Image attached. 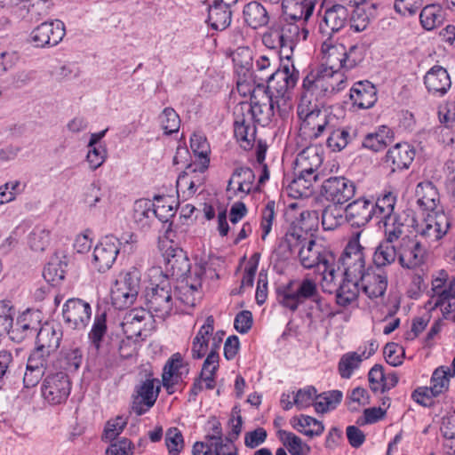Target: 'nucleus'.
<instances>
[{
	"instance_id": "f257e3e1",
	"label": "nucleus",
	"mask_w": 455,
	"mask_h": 455,
	"mask_svg": "<svg viewBox=\"0 0 455 455\" xmlns=\"http://www.w3.org/2000/svg\"><path fill=\"white\" fill-rule=\"evenodd\" d=\"M307 36V28H300L296 23L280 20L263 34L262 42L267 48L278 50L281 59L290 61L296 44L305 41Z\"/></svg>"
},
{
	"instance_id": "f03ea898",
	"label": "nucleus",
	"mask_w": 455,
	"mask_h": 455,
	"mask_svg": "<svg viewBox=\"0 0 455 455\" xmlns=\"http://www.w3.org/2000/svg\"><path fill=\"white\" fill-rule=\"evenodd\" d=\"M321 53V68L343 72L355 68L364 57L363 46L355 44L347 50L344 44L334 43L330 39L323 43Z\"/></svg>"
},
{
	"instance_id": "7ed1b4c3",
	"label": "nucleus",
	"mask_w": 455,
	"mask_h": 455,
	"mask_svg": "<svg viewBox=\"0 0 455 455\" xmlns=\"http://www.w3.org/2000/svg\"><path fill=\"white\" fill-rule=\"evenodd\" d=\"M361 235L362 231L352 235L339 258L343 275L350 280L360 281L373 267L366 260L365 248L360 243Z\"/></svg>"
},
{
	"instance_id": "20e7f679",
	"label": "nucleus",
	"mask_w": 455,
	"mask_h": 455,
	"mask_svg": "<svg viewBox=\"0 0 455 455\" xmlns=\"http://www.w3.org/2000/svg\"><path fill=\"white\" fill-rule=\"evenodd\" d=\"M347 76L343 71L319 68L311 71L302 82V89L314 91L316 97L331 96L347 86Z\"/></svg>"
},
{
	"instance_id": "39448f33",
	"label": "nucleus",
	"mask_w": 455,
	"mask_h": 455,
	"mask_svg": "<svg viewBox=\"0 0 455 455\" xmlns=\"http://www.w3.org/2000/svg\"><path fill=\"white\" fill-rule=\"evenodd\" d=\"M319 297L316 283L310 278L301 281L291 280L277 289L279 303L292 312L296 311L299 305L306 300L311 299L316 302Z\"/></svg>"
},
{
	"instance_id": "423d86ee",
	"label": "nucleus",
	"mask_w": 455,
	"mask_h": 455,
	"mask_svg": "<svg viewBox=\"0 0 455 455\" xmlns=\"http://www.w3.org/2000/svg\"><path fill=\"white\" fill-rule=\"evenodd\" d=\"M455 278H450L446 270L441 269L433 275L432 299L435 307H440L445 319L455 322L454 302L455 299Z\"/></svg>"
},
{
	"instance_id": "0eeeda50",
	"label": "nucleus",
	"mask_w": 455,
	"mask_h": 455,
	"mask_svg": "<svg viewBox=\"0 0 455 455\" xmlns=\"http://www.w3.org/2000/svg\"><path fill=\"white\" fill-rule=\"evenodd\" d=\"M422 218L413 226L416 237L422 243L431 246L442 239L451 227V221L444 212L422 213Z\"/></svg>"
},
{
	"instance_id": "6e6552de",
	"label": "nucleus",
	"mask_w": 455,
	"mask_h": 455,
	"mask_svg": "<svg viewBox=\"0 0 455 455\" xmlns=\"http://www.w3.org/2000/svg\"><path fill=\"white\" fill-rule=\"evenodd\" d=\"M239 107L255 124L262 126L269 124L275 115L273 96L261 88L254 91L250 103H242Z\"/></svg>"
},
{
	"instance_id": "1a4fd4ad",
	"label": "nucleus",
	"mask_w": 455,
	"mask_h": 455,
	"mask_svg": "<svg viewBox=\"0 0 455 455\" xmlns=\"http://www.w3.org/2000/svg\"><path fill=\"white\" fill-rule=\"evenodd\" d=\"M299 136L308 141L315 140L336 126V116L331 110L299 118Z\"/></svg>"
},
{
	"instance_id": "9d476101",
	"label": "nucleus",
	"mask_w": 455,
	"mask_h": 455,
	"mask_svg": "<svg viewBox=\"0 0 455 455\" xmlns=\"http://www.w3.org/2000/svg\"><path fill=\"white\" fill-rule=\"evenodd\" d=\"M71 381L68 373L59 371L48 374L43 380L41 394L44 400L51 405L64 403L71 392Z\"/></svg>"
},
{
	"instance_id": "9b49d317",
	"label": "nucleus",
	"mask_w": 455,
	"mask_h": 455,
	"mask_svg": "<svg viewBox=\"0 0 455 455\" xmlns=\"http://www.w3.org/2000/svg\"><path fill=\"white\" fill-rule=\"evenodd\" d=\"M148 313L164 319L172 309V285L166 275L146 295Z\"/></svg>"
},
{
	"instance_id": "f8f14e48",
	"label": "nucleus",
	"mask_w": 455,
	"mask_h": 455,
	"mask_svg": "<svg viewBox=\"0 0 455 455\" xmlns=\"http://www.w3.org/2000/svg\"><path fill=\"white\" fill-rule=\"evenodd\" d=\"M64 23L59 20L43 22L29 34L28 42L36 48H50L59 44L65 36Z\"/></svg>"
},
{
	"instance_id": "ddd939ff",
	"label": "nucleus",
	"mask_w": 455,
	"mask_h": 455,
	"mask_svg": "<svg viewBox=\"0 0 455 455\" xmlns=\"http://www.w3.org/2000/svg\"><path fill=\"white\" fill-rule=\"evenodd\" d=\"M355 189L352 180L343 176H336L323 182L321 194L326 201L342 205L354 197Z\"/></svg>"
},
{
	"instance_id": "4468645a",
	"label": "nucleus",
	"mask_w": 455,
	"mask_h": 455,
	"mask_svg": "<svg viewBox=\"0 0 455 455\" xmlns=\"http://www.w3.org/2000/svg\"><path fill=\"white\" fill-rule=\"evenodd\" d=\"M427 249L421 241L411 239L405 235L398 246V260L402 267L416 269L425 264Z\"/></svg>"
},
{
	"instance_id": "2eb2a0df",
	"label": "nucleus",
	"mask_w": 455,
	"mask_h": 455,
	"mask_svg": "<svg viewBox=\"0 0 455 455\" xmlns=\"http://www.w3.org/2000/svg\"><path fill=\"white\" fill-rule=\"evenodd\" d=\"M62 316L70 329L84 330L92 316L91 305L81 299H69L63 305Z\"/></svg>"
},
{
	"instance_id": "dca6fc26",
	"label": "nucleus",
	"mask_w": 455,
	"mask_h": 455,
	"mask_svg": "<svg viewBox=\"0 0 455 455\" xmlns=\"http://www.w3.org/2000/svg\"><path fill=\"white\" fill-rule=\"evenodd\" d=\"M160 392V382L156 379H147L135 387L132 409L136 415L148 412L156 403Z\"/></svg>"
},
{
	"instance_id": "f3484780",
	"label": "nucleus",
	"mask_w": 455,
	"mask_h": 455,
	"mask_svg": "<svg viewBox=\"0 0 455 455\" xmlns=\"http://www.w3.org/2000/svg\"><path fill=\"white\" fill-rule=\"evenodd\" d=\"M118 253L119 247L116 237L107 235L95 246L92 264L99 272H105L113 266Z\"/></svg>"
},
{
	"instance_id": "a211bd4d",
	"label": "nucleus",
	"mask_w": 455,
	"mask_h": 455,
	"mask_svg": "<svg viewBox=\"0 0 455 455\" xmlns=\"http://www.w3.org/2000/svg\"><path fill=\"white\" fill-rule=\"evenodd\" d=\"M298 257L304 268H315L316 271L323 263L327 264L331 258V251L326 249L321 243L308 239L298 252Z\"/></svg>"
},
{
	"instance_id": "6ab92c4d",
	"label": "nucleus",
	"mask_w": 455,
	"mask_h": 455,
	"mask_svg": "<svg viewBox=\"0 0 455 455\" xmlns=\"http://www.w3.org/2000/svg\"><path fill=\"white\" fill-rule=\"evenodd\" d=\"M234 134L240 144L241 148L244 150L251 149L256 139V124L251 119V116L242 111V108L237 106L234 112Z\"/></svg>"
},
{
	"instance_id": "aec40b11",
	"label": "nucleus",
	"mask_w": 455,
	"mask_h": 455,
	"mask_svg": "<svg viewBox=\"0 0 455 455\" xmlns=\"http://www.w3.org/2000/svg\"><path fill=\"white\" fill-rule=\"evenodd\" d=\"M138 292V281L133 280L130 274H126L124 279L116 281L111 289V299L116 307L122 308L132 305Z\"/></svg>"
},
{
	"instance_id": "412c9836",
	"label": "nucleus",
	"mask_w": 455,
	"mask_h": 455,
	"mask_svg": "<svg viewBox=\"0 0 455 455\" xmlns=\"http://www.w3.org/2000/svg\"><path fill=\"white\" fill-rule=\"evenodd\" d=\"M359 283L361 284L362 292L369 299L382 298L387 288V275L383 270L372 267L369 272H366Z\"/></svg>"
},
{
	"instance_id": "4be33fe9",
	"label": "nucleus",
	"mask_w": 455,
	"mask_h": 455,
	"mask_svg": "<svg viewBox=\"0 0 455 455\" xmlns=\"http://www.w3.org/2000/svg\"><path fill=\"white\" fill-rule=\"evenodd\" d=\"M345 212L347 222L354 227H363L373 218L372 201L365 197H360L348 204Z\"/></svg>"
},
{
	"instance_id": "5701e85b",
	"label": "nucleus",
	"mask_w": 455,
	"mask_h": 455,
	"mask_svg": "<svg viewBox=\"0 0 455 455\" xmlns=\"http://www.w3.org/2000/svg\"><path fill=\"white\" fill-rule=\"evenodd\" d=\"M415 197L417 204L423 213L443 212L442 210H438L440 196L432 182H419L416 186Z\"/></svg>"
},
{
	"instance_id": "b1692460",
	"label": "nucleus",
	"mask_w": 455,
	"mask_h": 455,
	"mask_svg": "<svg viewBox=\"0 0 455 455\" xmlns=\"http://www.w3.org/2000/svg\"><path fill=\"white\" fill-rule=\"evenodd\" d=\"M349 98L354 107L358 109H368L377 102V89L374 84L367 80L354 84L350 89Z\"/></svg>"
},
{
	"instance_id": "393cba45",
	"label": "nucleus",
	"mask_w": 455,
	"mask_h": 455,
	"mask_svg": "<svg viewBox=\"0 0 455 455\" xmlns=\"http://www.w3.org/2000/svg\"><path fill=\"white\" fill-rule=\"evenodd\" d=\"M415 156V150L407 142L396 143L389 148L385 156V163L393 172L409 168Z\"/></svg>"
},
{
	"instance_id": "a878e982",
	"label": "nucleus",
	"mask_w": 455,
	"mask_h": 455,
	"mask_svg": "<svg viewBox=\"0 0 455 455\" xmlns=\"http://www.w3.org/2000/svg\"><path fill=\"white\" fill-rule=\"evenodd\" d=\"M323 162L322 155L316 146H307L301 150L294 161V172L317 175L315 172Z\"/></svg>"
},
{
	"instance_id": "bb28decb",
	"label": "nucleus",
	"mask_w": 455,
	"mask_h": 455,
	"mask_svg": "<svg viewBox=\"0 0 455 455\" xmlns=\"http://www.w3.org/2000/svg\"><path fill=\"white\" fill-rule=\"evenodd\" d=\"M370 388L373 393H385L395 387L398 383L395 371H385L381 364H375L368 373Z\"/></svg>"
},
{
	"instance_id": "cd10ccee",
	"label": "nucleus",
	"mask_w": 455,
	"mask_h": 455,
	"mask_svg": "<svg viewBox=\"0 0 455 455\" xmlns=\"http://www.w3.org/2000/svg\"><path fill=\"white\" fill-rule=\"evenodd\" d=\"M348 10L342 4H334L324 12L320 29L323 33L331 35L342 29L347 23Z\"/></svg>"
},
{
	"instance_id": "c85d7f7f",
	"label": "nucleus",
	"mask_w": 455,
	"mask_h": 455,
	"mask_svg": "<svg viewBox=\"0 0 455 455\" xmlns=\"http://www.w3.org/2000/svg\"><path fill=\"white\" fill-rule=\"evenodd\" d=\"M424 84L429 92L440 96L447 92L451 86V77L445 68L434 66L424 76Z\"/></svg>"
},
{
	"instance_id": "c756f323",
	"label": "nucleus",
	"mask_w": 455,
	"mask_h": 455,
	"mask_svg": "<svg viewBox=\"0 0 455 455\" xmlns=\"http://www.w3.org/2000/svg\"><path fill=\"white\" fill-rule=\"evenodd\" d=\"M395 141L394 131L387 125H379L365 135L363 147L372 152H379Z\"/></svg>"
},
{
	"instance_id": "7c9ffc66",
	"label": "nucleus",
	"mask_w": 455,
	"mask_h": 455,
	"mask_svg": "<svg viewBox=\"0 0 455 455\" xmlns=\"http://www.w3.org/2000/svg\"><path fill=\"white\" fill-rule=\"evenodd\" d=\"M254 181L255 174L251 168L237 167L234 170L228 180L227 190L230 191L232 185H236L237 188L234 189V195L239 196L242 194L243 196H247L254 190Z\"/></svg>"
},
{
	"instance_id": "2f4dec72",
	"label": "nucleus",
	"mask_w": 455,
	"mask_h": 455,
	"mask_svg": "<svg viewBox=\"0 0 455 455\" xmlns=\"http://www.w3.org/2000/svg\"><path fill=\"white\" fill-rule=\"evenodd\" d=\"M166 271L174 277H181L189 271L188 259L180 248L170 247L164 254Z\"/></svg>"
},
{
	"instance_id": "473e14b6",
	"label": "nucleus",
	"mask_w": 455,
	"mask_h": 455,
	"mask_svg": "<svg viewBox=\"0 0 455 455\" xmlns=\"http://www.w3.org/2000/svg\"><path fill=\"white\" fill-rule=\"evenodd\" d=\"M61 338L62 330L59 324L45 323L37 331L36 346L54 353L60 347Z\"/></svg>"
},
{
	"instance_id": "72a5a7b5",
	"label": "nucleus",
	"mask_w": 455,
	"mask_h": 455,
	"mask_svg": "<svg viewBox=\"0 0 455 455\" xmlns=\"http://www.w3.org/2000/svg\"><path fill=\"white\" fill-rule=\"evenodd\" d=\"M213 331L214 318L212 315H209L193 339L191 355L194 359H201L206 355L209 347V336L212 334Z\"/></svg>"
},
{
	"instance_id": "f704fd0d",
	"label": "nucleus",
	"mask_w": 455,
	"mask_h": 455,
	"mask_svg": "<svg viewBox=\"0 0 455 455\" xmlns=\"http://www.w3.org/2000/svg\"><path fill=\"white\" fill-rule=\"evenodd\" d=\"M302 228H291L281 239L278 250L285 258L290 257L296 251L299 252L300 248L308 241L307 235L303 233Z\"/></svg>"
},
{
	"instance_id": "c9c22d12",
	"label": "nucleus",
	"mask_w": 455,
	"mask_h": 455,
	"mask_svg": "<svg viewBox=\"0 0 455 455\" xmlns=\"http://www.w3.org/2000/svg\"><path fill=\"white\" fill-rule=\"evenodd\" d=\"M398 259V248L395 243L382 240L375 248L372 255V262L376 269L382 268L394 264Z\"/></svg>"
},
{
	"instance_id": "e433bc0d",
	"label": "nucleus",
	"mask_w": 455,
	"mask_h": 455,
	"mask_svg": "<svg viewBox=\"0 0 455 455\" xmlns=\"http://www.w3.org/2000/svg\"><path fill=\"white\" fill-rule=\"evenodd\" d=\"M148 315V312L140 308H133L126 313L122 322L124 334L129 338L140 337Z\"/></svg>"
},
{
	"instance_id": "4c0bfd02",
	"label": "nucleus",
	"mask_w": 455,
	"mask_h": 455,
	"mask_svg": "<svg viewBox=\"0 0 455 455\" xmlns=\"http://www.w3.org/2000/svg\"><path fill=\"white\" fill-rule=\"evenodd\" d=\"M243 19L246 24L256 29L266 26L269 21L267 9L259 2H250L243 10Z\"/></svg>"
},
{
	"instance_id": "58836bf2",
	"label": "nucleus",
	"mask_w": 455,
	"mask_h": 455,
	"mask_svg": "<svg viewBox=\"0 0 455 455\" xmlns=\"http://www.w3.org/2000/svg\"><path fill=\"white\" fill-rule=\"evenodd\" d=\"M320 97H316L314 91L304 90L301 94L299 102L297 107V116L299 118L307 116L315 115L323 110H330L322 102L319 101Z\"/></svg>"
},
{
	"instance_id": "ea45409f",
	"label": "nucleus",
	"mask_w": 455,
	"mask_h": 455,
	"mask_svg": "<svg viewBox=\"0 0 455 455\" xmlns=\"http://www.w3.org/2000/svg\"><path fill=\"white\" fill-rule=\"evenodd\" d=\"M232 20V12L230 7L213 2L208 7L207 22L215 30H224L227 28Z\"/></svg>"
},
{
	"instance_id": "a19ab883",
	"label": "nucleus",
	"mask_w": 455,
	"mask_h": 455,
	"mask_svg": "<svg viewBox=\"0 0 455 455\" xmlns=\"http://www.w3.org/2000/svg\"><path fill=\"white\" fill-rule=\"evenodd\" d=\"M291 423L298 432L310 438L320 436L324 431V426L323 422L307 415L293 417L291 420Z\"/></svg>"
},
{
	"instance_id": "79ce46f5",
	"label": "nucleus",
	"mask_w": 455,
	"mask_h": 455,
	"mask_svg": "<svg viewBox=\"0 0 455 455\" xmlns=\"http://www.w3.org/2000/svg\"><path fill=\"white\" fill-rule=\"evenodd\" d=\"M154 204L149 200L140 199L135 202L132 219L140 229L149 228L155 217L153 212Z\"/></svg>"
},
{
	"instance_id": "37998d69",
	"label": "nucleus",
	"mask_w": 455,
	"mask_h": 455,
	"mask_svg": "<svg viewBox=\"0 0 455 455\" xmlns=\"http://www.w3.org/2000/svg\"><path fill=\"white\" fill-rule=\"evenodd\" d=\"M334 291L337 293L338 304L346 307L357 299L362 289L359 281L350 280L344 276L342 283L337 284V289Z\"/></svg>"
},
{
	"instance_id": "c03bdc74",
	"label": "nucleus",
	"mask_w": 455,
	"mask_h": 455,
	"mask_svg": "<svg viewBox=\"0 0 455 455\" xmlns=\"http://www.w3.org/2000/svg\"><path fill=\"white\" fill-rule=\"evenodd\" d=\"M396 204V196L393 192H385L379 196L375 202L372 201L373 218L382 221L389 216L396 215L395 206Z\"/></svg>"
},
{
	"instance_id": "a18cd8bd",
	"label": "nucleus",
	"mask_w": 455,
	"mask_h": 455,
	"mask_svg": "<svg viewBox=\"0 0 455 455\" xmlns=\"http://www.w3.org/2000/svg\"><path fill=\"white\" fill-rule=\"evenodd\" d=\"M451 367L453 370L452 373L449 367L440 366L434 371L431 376L429 387L438 396L449 389L450 379L455 374V357L451 362Z\"/></svg>"
},
{
	"instance_id": "49530a36",
	"label": "nucleus",
	"mask_w": 455,
	"mask_h": 455,
	"mask_svg": "<svg viewBox=\"0 0 455 455\" xmlns=\"http://www.w3.org/2000/svg\"><path fill=\"white\" fill-rule=\"evenodd\" d=\"M345 221L347 213L339 204H329L322 212V225L325 230H334Z\"/></svg>"
},
{
	"instance_id": "de8ad7c7",
	"label": "nucleus",
	"mask_w": 455,
	"mask_h": 455,
	"mask_svg": "<svg viewBox=\"0 0 455 455\" xmlns=\"http://www.w3.org/2000/svg\"><path fill=\"white\" fill-rule=\"evenodd\" d=\"M350 26L355 32L363 31L370 24L375 7L373 4L354 5Z\"/></svg>"
},
{
	"instance_id": "09e8293b",
	"label": "nucleus",
	"mask_w": 455,
	"mask_h": 455,
	"mask_svg": "<svg viewBox=\"0 0 455 455\" xmlns=\"http://www.w3.org/2000/svg\"><path fill=\"white\" fill-rule=\"evenodd\" d=\"M317 271L322 275L321 286L323 291L328 293L334 292L339 283V275L332 253L327 264L323 263Z\"/></svg>"
},
{
	"instance_id": "8fccbe9b",
	"label": "nucleus",
	"mask_w": 455,
	"mask_h": 455,
	"mask_svg": "<svg viewBox=\"0 0 455 455\" xmlns=\"http://www.w3.org/2000/svg\"><path fill=\"white\" fill-rule=\"evenodd\" d=\"M294 173V178L288 185L290 195L293 197L307 196L311 192L314 182L317 175Z\"/></svg>"
},
{
	"instance_id": "3c124183",
	"label": "nucleus",
	"mask_w": 455,
	"mask_h": 455,
	"mask_svg": "<svg viewBox=\"0 0 455 455\" xmlns=\"http://www.w3.org/2000/svg\"><path fill=\"white\" fill-rule=\"evenodd\" d=\"M219 354L215 350L210 351L207 355L200 373V379L205 388L213 389L215 387L216 371L219 368Z\"/></svg>"
},
{
	"instance_id": "603ef678",
	"label": "nucleus",
	"mask_w": 455,
	"mask_h": 455,
	"mask_svg": "<svg viewBox=\"0 0 455 455\" xmlns=\"http://www.w3.org/2000/svg\"><path fill=\"white\" fill-rule=\"evenodd\" d=\"M277 435L291 455H307L310 452V447L295 434L280 429Z\"/></svg>"
},
{
	"instance_id": "864d4df0",
	"label": "nucleus",
	"mask_w": 455,
	"mask_h": 455,
	"mask_svg": "<svg viewBox=\"0 0 455 455\" xmlns=\"http://www.w3.org/2000/svg\"><path fill=\"white\" fill-rule=\"evenodd\" d=\"M380 222L383 224L384 241L395 243L402 240L404 233V223L398 214L389 216Z\"/></svg>"
},
{
	"instance_id": "5fc2aeb1",
	"label": "nucleus",
	"mask_w": 455,
	"mask_h": 455,
	"mask_svg": "<svg viewBox=\"0 0 455 455\" xmlns=\"http://www.w3.org/2000/svg\"><path fill=\"white\" fill-rule=\"evenodd\" d=\"M343 394L339 390H331L316 395L314 407L316 412L325 413L334 410L340 403Z\"/></svg>"
},
{
	"instance_id": "6e6d98bb",
	"label": "nucleus",
	"mask_w": 455,
	"mask_h": 455,
	"mask_svg": "<svg viewBox=\"0 0 455 455\" xmlns=\"http://www.w3.org/2000/svg\"><path fill=\"white\" fill-rule=\"evenodd\" d=\"M83 361V354L80 348L74 347L61 352L58 359V367L67 372H75L78 370Z\"/></svg>"
},
{
	"instance_id": "4d7b16f0",
	"label": "nucleus",
	"mask_w": 455,
	"mask_h": 455,
	"mask_svg": "<svg viewBox=\"0 0 455 455\" xmlns=\"http://www.w3.org/2000/svg\"><path fill=\"white\" fill-rule=\"evenodd\" d=\"M363 358L358 351L344 354L339 359L338 371L342 379H350L354 371L357 370Z\"/></svg>"
},
{
	"instance_id": "13d9d810",
	"label": "nucleus",
	"mask_w": 455,
	"mask_h": 455,
	"mask_svg": "<svg viewBox=\"0 0 455 455\" xmlns=\"http://www.w3.org/2000/svg\"><path fill=\"white\" fill-rule=\"evenodd\" d=\"M107 333V315L105 312L96 314L92 329L88 333L91 345L99 350Z\"/></svg>"
},
{
	"instance_id": "bf43d9fd",
	"label": "nucleus",
	"mask_w": 455,
	"mask_h": 455,
	"mask_svg": "<svg viewBox=\"0 0 455 455\" xmlns=\"http://www.w3.org/2000/svg\"><path fill=\"white\" fill-rule=\"evenodd\" d=\"M440 431L444 438L443 444V455H454L453 450L455 437V424L452 416L443 417L440 427Z\"/></svg>"
},
{
	"instance_id": "052dcab7",
	"label": "nucleus",
	"mask_w": 455,
	"mask_h": 455,
	"mask_svg": "<svg viewBox=\"0 0 455 455\" xmlns=\"http://www.w3.org/2000/svg\"><path fill=\"white\" fill-rule=\"evenodd\" d=\"M51 231L43 226H36L28 235V244L33 251H43L50 244Z\"/></svg>"
},
{
	"instance_id": "680f3d73",
	"label": "nucleus",
	"mask_w": 455,
	"mask_h": 455,
	"mask_svg": "<svg viewBox=\"0 0 455 455\" xmlns=\"http://www.w3.org/2000/svg\"><path fill=\"white\" fill-rule=\"evenodd\" d=\"M33 314L30 311L24 312L20 315L12 329V332L20 334V339L28 336H33L37 331L39 323L32 318Z\"/></svg>"
},
{
	"instance_id": "e2e57ef3",
	"label": "nucleus",
	"mask_w": 455,
	"mask_h": 455,
	"mask_svg": "<svg viewBox=\"0 0 455 455\" xmlns=\"http://www.w3.org/2000/svg\"><path fill=\"white\" fill-rule=\"evenodd\" d=\"M275 217V201H268L260 212L259 228L261 231L260 238L263 241L267 239V235L272 231Z\"/></svg>"
},
{
	"instance_id": "0e129e2a",
	"label": "nucleus",
	"mask_w": 455,
	"mask_h": 455,
	"mask_svg": "<svg viewBox=\"0 0 455 455\" xmlns=\"http://www.w3.org/2000/svg\"><path fill=\"white\" fill-rule=\"evenodd\" d=\"M327 133H329L327 146L332 151L337 152L345 148L353 138L347 129H335L334 127L330 132H327Z\"/></svg>"
},
{
	"instance_id": "69168bd1",
	"label": "nucleus",
	"mask_w": 455,
	"mask_h": 455,
	"mask_svg": "<svg viewBox=\"0 0 455 455\" xmlns=\"http://www.w3.org/2000/svg\"><path fill=\"white\" fill-rule=\"evenodd\" d=\"M159 122L166 135L177 132L180 126V119L172 108H165L159 115Z\"/></svg>"
},
{
	"instance_id": "338daca9",
	"label": "nucleus",
	"mask_w": 455,
	"mask_h": 455,
	"mask_svg": "<svg viewBox=\"0 0 455 455\" xmlns=\"http://www.w3.org/2000/svg\"><path fill=\"white\" fill-rule=\"evenodd\" d=\"M422 27L427 30H431L442 22L441 10L432 4L424 7L419 14Z\"/></svg>"
},
{
	"instance_id": "774afa93",
	"label": "nucleus",
	"mask_w": 455,
	"mask_h": 455,
	"mask_svg": "<svg viewBox=\"0 0 455 455\" xmlns=\"http://www.w3.org/2000/svg\"><path fill=\"white\" fill-rule=\"evenodd\" d=\"M165 444L172 455H178L184 447V439L181 432L177 427H171L165 434Z\"/></svg>"
}]
</instances>
